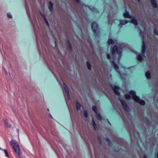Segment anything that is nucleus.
Segmentation results:
<instances>
[{"mask_svg": "<svg viewBox=\"0 0 158 158\" xmlns=\"http://www.w3.org/2000/svg\"><path fill=\"white\" fill-rule=\"evenodd\" d=\"M10 144L14 149L15 152L16 153L20 158L21 157V152L19 146L15 140H12L10 142Z\"/></svg>", "mask_w": 158, "mask_h": 158, "instance_id": "nucleus-1", "label": "nucleus"}, {"mask_svg": "<svg viewBox=\"0 0 158 158\" xmlns=\"http://www.w3.org/2000/svg\"><path fill=\"white\" fill-rule=\"evenodd\" d=\"M129 93L132 96V98L135 101L141 105L144 106L145 105V101L140 99L139 97L136 95V93L135 91L131 90L129 91Z\"/></svg>", "mask_w": 158, "mask_h": 158, "instance_id": "nucleus-2", "label": "nucleus"}, {"mask_svg": "<svg viewBox=\"0 0 158 158\" xmlns=\"http://www.w3.org/2000/svg\"><path fill=\"white\" fill-rule=\"evenodd\" d=\"M91 27L94 35L96 38L98 37L100 34V31L98 24L96 22H93L91 24Z\"/></svg>", "mask_w": 158, "mask_h": 158, "instance_id": "nucleus-3", "label": "nucleus"}, {"mask_svg": "<svg viewBox=\"0 0 158 158\" xmlns=\"http://www.w3.org/2000/svg\"><path fill=\"white\" fill-rule=\"evenodd\" d=\"M111 52L113 56H114L115 57L117 54L120 57L121 56L122 51L118 48L116 45H114L112 48H111Z\"/></svg>", "mask_w": 158, "mask_h": 158, "instance_id": "nucleus-4", "label": "nucleus"}, {"mask_svg": "<svg viewBox=\"0 0 158 158\" xmlns=\"http://www.w3.org/2000/svg\"><path fill=\"white\" fill-rule=\"evenodd\" d=\"M110 85L113 90L115 94L116 95L119 96L120 94V93L118 91V90L120 89L119 87L118 86L110 84Z\"/></svg>", "mask_w": 158, "mask_h": 158, "instance_id": "nucleus-5", "label": "nucleus"}, {"mask_svg": "<svg viewBox=\"0 0 158 158\" xmlns=\"http://www.w3.org/2000/svg\"><path fill=\"white\" fill-rule=\"evenodd\" d=\"M119 100L124 110L126 112H129L130 110V108L124 100L123 99H119Z\"/></svg>", "mask_w": 158, "mask_h": 158, "instance_id": "nucleus-6", "label": "nucleus"}, {"mask_svg": "<svg viewBox=\"0 0 158 158\" xmlns=\"http://www.w3.org/2000/svg\"><path fill=\"white\" fill-rule=\"evenodd\" d=\"M63 87L67 97L69 99L70 96L69 89L67 86L66 84L64 83H63Z\"/></svg>", "mask_w": 158, "mask_h": 158, "instance_id": "nucleus-7", "label": "nucleus"}, {"mask_svg": "<svg viewBox=\"0 0 158 158\" xmlns=\"http://www.w3.org/2000/svg\"><path fill=\"white\" fill-rule=\"evenodd\" d=\"M146 50V48L145 43L143 39L142 43V45L141 47V52L144 56H145L144 54Z\"/></svg>", "mask_w": 158, "mask_h": 158, "instance_id": "nucleus-8", "label": "nucleus"}, {"mask_svg": "<svg viewBox=\"0 0 158 158\" xmlns=\"http://www.w3.org/2000/svg\"><path fill=\"white\" fill-rule=\"evenodd\" d=\"M123 16L125 18L129 19L132 18V16L130 14L129 12L127 10H125V12L123 14Z\"/></svg>", "mask_w": 158, "mask_h": 158, "instance_id": "nucleus-9", "label": "nucleus"}, {"mask_svg": "<svg viewBox=\"0 0 158 158\" xmlns=\"http://www.w3.org/2000/svg\"><path fill=\"white\" fill-rule=\"evenodd\" d=\"M131 19L130 21V23L134 24L135 26H137L138 25L137 20L135 18V17L133 16H132V18Z\"/></svg>", "mask_w": 158, "mask_h": 158, "instance_id": "nucleus-10", "label": "nucleus"}, {"mask_svg": "<svg viewBox=\"0 0 158 158\" xmlns=\"http://www.w3.org/2000/svg\"><path fill=\"white\" fill-rule=\"evenodd\" d=\"M152 6L154 8H157L158 7L156 0H150Z\"/></svg>", "mask_w": 158, "mask_h": 158, "instance_id": "nucleus-11", "label": "nucleus"}, {"mask_svg": "<svg viewBox=\"0 0 158 158\" xmlns=\"http://www.w3.org/2000/svg\"><path fill=\"white\" fill-rule=\"evenodd\" d=\"M143 56L142 54H139L138 55H137V59L139 61H142L143 59Z\"/></svg>", "mask_w": 158, "mask_h": 158, "instance_id": "nucleus-12", "label": "nucleus"}, {"mask_svg": "<svg viewBox=\"0 0 158 158\" xmlns=\"http://www.w3.org/2000/svg\"><path fill=\"white\" fill-rule=\"evenodd\" d=\"M66 43L67 44L69 48V50L71 51L73 50V48L71 43L69 40H67L66 42Z\"/></svg>", "mask_w": 158, "mask_h": 158, "instance_id": "nucleus-13", "label": "nucleus"}, {"mask_svg": "<svg viewBox=\"0 0 158 158\" xmlns=\"http://www.w3.org/2000/svg\"><path fill=\"white\" fill-rule=\"evenodd\" d=\"M111 63L112 64H113V66L114 68L118 72V73H120V71H118L117 69H119V67L118 65L115 63V62L114 60H113L111 61Z\"/></svg>", "mask_w": 158, "mask_h": 158, "instance_id": "nucleus-14", "label": "nucleus"}, {"mask_svg": "<svg viewBox=\"0 0 158 158\" xmlns=\"http://www.w3.org/2000/svg\"><path fill=\"white\" fill-rule=\"evenodd\" d=\"M48 7L50 11L52 12L53 10V4L51 1H50L49 2Z\"/></svg>", "mask_w": 158, "mask_h": 158, "instance_id": "nucleus-15", "label": "nucleus"}, {"mask_svg": "<svg viewBox=\"0 0 158 158\" xmlns=\"http://www.w3.org/2000/svg\"><path fill=\"white\" fill-rule=\"evenodd\" d=\"M145 76L148 79H150L151 78V73L150 71H148L145 73Z\"/></svg>", "mask_w": 158, "mask_h": 158, "instance_id": "nucleus-16", "label": "nucleus"}, {"mask_svg": "<svg viewBox=\"0 0 158 158\" xmlns=\"http://www.w3.org/2000/svg\"><path fill=\"white\" fill-rule=\"evenodd\" d=\"M128 21L125 19L121 20L120 21V24L122 25H124L127 23Z\"/></svg>", "mask_w": 158, "mask_h": 158, "instance_id": "nucleus-17", "label": "nucleus"}, {"mask_svg": "<svg viewBox=\"0 0 158 158\" xmlns=\"http://www.w3.org/2000/svg\"><path fill=\"white\" fill-rule=\"evenodd\" d=\"M96 117L97 119L99 121H101L102 119V118L100 114L98 112H97V113H96Z\"/></svg>", "mask_w": 158, "mask_h": 158, "instance_id": "nucleus-18", "label": "nucleus"}, {"mask_svg": "<svg viewBox=\"0 0 158 158\" xmlns=\"http://www.w3.org/2000/svg\"><path fill=\"white\" fill-rule=\"evenodd\" d=\"M76 109L77 110L79 111L80 110L81 106L79 103L77 102H76Z\"/></svg>", "mask_w": 158, "mask_h": 158, "instance_id": "nucleus-19", "label": "nucleus"}, {"mask_svg": "<svg viewBox=\"0 0 158 158\" xmlns=\"http://www.w3.org/2000/svg\"><path fill=\"white\" fill-rule=\"evenodd\" d=\"M105 140L109 146H111L112 145V142L108 138H106L105 139Z\"/></svg>", "mask_w": 158, "mask_h": 158, "instance_id": "nucleus-20", "label": "nucleus"}, {"mask_svg": "<svg viewBox=\"0 0 158 158\" xmlns=\"http://www.w3.org/2000/svg\"><path fill=\"white\" fill-rule=\"evenodd\" d=\"M131 96L132 97V96L129 93V94H125L124 96L126 99L127 100H129L131 98Z\"/></svg>", "mask_w": 158, "mask_h": 158, "instance_id": "nucleus-21", "label": "nucleus"}, {"mask_svg": "<svg viewBox=\"0 0 158 158\" xmlns=\"http://www.w3.org/2000/svg\"><path fill=\"white\" fill-rule=\"evenodd\" d=\"M86 66L87 68L89 70L91 69V65L88 60H87L86 63Z\"/></svg>", "mask_w": 158, "mask_h": 158, "instance_id": "nucleus-22", "label": "nucleus"}, {"mask_svg": "<svg viewBox=\"0 0 158 158\" xmlns=\"http://www.w3.org/2000/svg\"><path fill=\"white\" fill-rule=\"evenodd\" d=\"M107 43L109 45L112 44L114 43V41L111 39H109L107 41Z\"/></svg>", "mask_w": 158, "mask_h": 158, "instance_id": "nucleus-23", "label": "nucleus"}, {"mask_svg": "<svg viewBox=\"0 0 158 158\" xmlns=\"http://www.w3.org/2000/svg\"><path fill=\"white\" fill-rule=\"evenodd\" d=\"M92 109L95 113H97L98 112V108L96 106H93L92 107Z\"/></svg>", "mask_w": 158, "mask_h": 158, "instance_id": "nucleus-24", "label": "nucleus"}, {"mask_svg": "<svg viewBox=\"0 0 158 158\" xmlns=\"http://www.w3.org/2000/svg\"><path fill=\"white\" fill-rule=\"evenodd\" d=\"M83 114L85 118H87L88 117V114L86 110H84L83 112Z\"/></svg>", "mask_w": 158, "mask_h": 158, "instance_id": "nucleus-25", "label": "nucleus"}, {"mask_svg": "<svg viewBox=\"0 0 158 158\" xmlns=\"http://www.w3.org/2000/svg\"><path fill=\"white\" fill-rule=\"evenodd\" d=\"M153 32L155 35L158 36V31L155 28L154 29Z\"/></svg>", "mask_w": 158, "mask_h": 158, "instance_id": "nucleus-26", "label": "nucleus"}, {"mask_svg": "<svg viewBox=\"0 0 158 158\" xmlns=\"http://www.w3.org/2000/svg\"><path fill=\"white\" fill-rule=\"evenodd\" d=\"M4 153H5V156H6L7 157H9V154L8 153L7 150L6 149H4Z\"/></svg>", "mask_w": 158, "mask_h": 158, "instance_id": "nucleus-27", "label": "nucleus"}, {"mask_svg": "<svg viewBox=\"0 0 158 158\" xmlns=\"http://www.w3.org/2000/svg\"><path fill=\"white\" fill-rule=\"evenodd\" d=\"M94 127V129L96 131H98V126H97L96 124H95V125L93 126Z\"/></svg>", "mask_w": 158, "mask_h": 158, "instance_id": "nucleus-28", "label": "nucleus"}, {"mask_svg": "<svg viewBox=\"0 0 158 158\" xmlns=\"http://www.w3.org/2000/svg\"><path fill=\"white\" fill-rule=\"evenodd\" d=\"M98 140L99 141L100 144H101L102 141L100 137L99 136L98 137Z\"/></svg>", "mask_w": 158, "mask_h": 158, "instance_id": "nucleus-29", "label": "nucleus"}, {"mask_svg": "<svg viewBox=\"0 0 158 158\" xmlns=\"http://www.w3.org/2000/svg\"><path fill=\"white\" fill-rule=\"evenodd\" d=\"M7 16L9 18H12V16L11 14L10 13H8L7 14Z\"/></svg>", "mask_w": 158, "mask_h": 158, "instance_id": "nucleus-30", "label": "nucleus"}, {"mask_svg": "<svg viewBox=\"0 0 158 158\" xmlns=\"http://www.w3.org/2000/svg\"><path fill=\"white\" fill-rule=\"evenodd\" d=\"M106 56H107V58L108 59H110V55L109 53H107L106 54Z\"/></svg>", "mask_w": 158, "mask_h": 158, "instance_id": "nucleus-31", "label": "nucleus"}, {"mask_svg": "<svg viewBox=\"0 0 158 158\" xmlns=\"http://www.w3.org/2000/svg\"><path fill=\"white\" fill-rule=\"evenodd\" d=\"M92 125L93 126L94 125H95V124H96L93 118H92Z\"/></svg>", "mask_w": 158, "mask_h": 158, "instance_id": "nucleus-32", "label": "nucleus"}, {"mask_svg": "<svg viewBox=\"0 0 158 158\" xmlns=\"http://www.w3.org/2000/svg\"><path fill=\"white\" fill-rule=\"evenodd\" d=\"M5 125L8 127H11V125L10 124L6 123H5Z\"/></svg>", "mask_w": 158, "mask_h": 158, "instance_id": "nucleus-33", "label": "nucleus"}, {"mask_svg": "<svg viewBox=\"0 0 158 158\" xmlns=\"http://www.w3.org/2000/svg\"><path fill=\"white\" fill-rule=\"evenodd\" d=\"M46 24H47V26L48 27L49 26V23H48V21H47L46 22Z\"/></svg>", "mask_w": 158, "mask_h": 158, "instance_id": "nucleus-34", "label": "nucleus"}, {"mask_svg": "<svg viewBox=\"0 0 158 158\" xmlns=\"http://www.w3.org/2000/svg\"><path fill=\"white\" fill-rule=\"evenodd\" d=\"M46 24H47V26L48 27L49 26V23H48V21H47L46 22Z\"/></svg>", "mask_w": 158, "mask_h": 158, "instance_id": "nucleus-35", "label": "nucleus"}, {"mask_svg": "<svg viewBox=\"0 0 158 158\" xmlns=\"http://www.w3.org/2000/svg\"><path fill=\"white\" fill-rule=\"evenodd\" d=\"M46 24H47V26L48 27L49 26V23H48V21H47L46 22Z\"/></svg>", "mask_w": 158, "mask_h": 158, "instance_id": "nucleus-36", "label": "nucleus"}, {"mask_svg": "<svg viewBox=\"0 0 158 158\" xmlns=\"http://www.w3.org/2000/svg\"><path fill=\"white\" fill-rule=\"evenodd\" d=\"M44 21H45V22H46L47 21H48L47 19L45 17H44Z\"/></svg>", "mask_w": 158, "mask_h": 158, "instance_id": "nucleus-37", "label": "nucleus"}, {"mask_svg": "<svg viewBox=\"0 0 158 158\" xmlns=\"http://www.w3.org/2000/svg\"><path fill=\"white\" fill-rule=\"evenodd\" d=\"M143 158H148V157H147L146 155L145 154L144 155Z\"/></svg>", "mask_w": 158, "mask_h": 158, "instance_id": "nucleus-38", "label": "nucleus"}, {"mask_svg": "<svg viewBox=\"0 0 158 158\" xmlns=\"http://www.w3.org/2000/svg\"><path fill=\"white\" fill-rule=\"evenodd\" d=\"M40 14H41V15L42 16L44 17H44H45L44 15L42 14L41 13H40Z\"/></svg>", "mask_w": 158, "mask_h": 158, "instance_id": "nucleus-39", "label": "nucleus"}, {"mask_svg": "<svg viewBox=\"0 0 158 158\" xmlns=\"http://www.w3.org/2000/svg\"><path fill=\"white\" fill-rule=\"evenodd\" d=\"M77 2H79L80 0H75Z\"/></svg>", "mask_w": 158, "mask_h": 158, "instance_id": "nucleus-40", "label": "nucleus"}, {"mask_svg": "<svg viewBox=\"0 0 158 158\" xmlns=\"http://www.w3.org/2000/svg\"><path fill=\"white\" fill-rule=\"evenodd\" d=\"M93 9H94V11H95V10H97V9H95V8H93Z\"/></svg>", "mask_w": 158, "mask_h": 158, "instance_id": "nucleus-41", "label": "nucleus"}, {"mask_svg": "<svg viewBox=\"0 0 158 158\" xmlns=\"http://www.w3.org/2000/svg\"><path fill=\"white\" fill-rule=\"evenodd\" d=\"M156 156L157 158H158V152L156 154Z\"/></svg>", "mask_w": 158, "mask_h": 158, "instance_id": "nucleus-42", "label": "nucleus"}, {"mask_svg": "<svg viewBox=\"0 0 158 158\" xmlns=\"http://www.w3.org/2000/svg\"><path fill=\"white\" fill-rule=\"evenodd\" d=\"M139 29L140 30V33H141V30H140V28L139 27Z\"/></svg>", "mask_w": 158, "mask_h": 158, "instance_id": "nucleus-43", "label": "nucleus"}, {"mask_svg": "<svg viewBox=\"0 0 158 158\" xmlns=\"http://www.w3.org/2000/svg\"><path fill=\"white\" fill-rule=\"evenodd\" d=\"M137 1L139 2H140V0H137Z\"/></svg>", "mask_w": 158, "mask_h": 158, "instance_id": "nucleus-44", "label": "nucleus"}, {"mask_svg": "<svg viewBox=\"0 0 158 158\" xmlns=\"http://www.w3.org/2000/svg\"><path fill=\"white\" fill-rule=\"evenodd\" d=\"M48 111H49V109H48Z\"/></svg>", "mask_w": 158, "mask_h": 158, "instance_id": "nucleus-45", "label": "nucleus"}, {"mask_svg": "<svg viewBox=\"0 0 158 158\" xmlns=\"http://www.w3.org/2000/svg\"><path fill=\"white\" fill-rule=\"evenodd\" d=\"M1 149V148H0V149Z\"/></svg>", "mask_w": 158, "mask_h": 158, "instance_id": "nucleus-46", "label": "nucleus"}]
</instances>
